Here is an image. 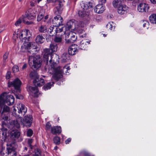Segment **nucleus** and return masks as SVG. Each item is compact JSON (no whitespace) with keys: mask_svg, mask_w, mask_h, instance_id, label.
Here are the masks:
<instances>
[{"mask_svg":"<svg viewBox=\"0 0 156 156\" xmlns=\"http://www.w3.org/2000/svg\"><path fill=\"white\" fill-rule=\"evenodd\" d=\"M47 58L45 57L44 54L43 55L44 62L48 63L49 61L50 64H51V70H52L54 73L53 78L54 80L58 81L62 78L63 70L61 69L60 66H56L57 64L59 61V56L56 54H50L47 55Z\"/></svg>","mask_w":156,"mask_h":156,"instance_id":"nucleus-1","label":"nucleus"},{"mask_svg":"<svg viewBox=\"0 0 156 156\" xmlns=\"http://www.w3.org/2000/svg\"><path fill=\"white\" fill-rule=\"evenodd\" d=\"M2 119L4 120V121H2V124L1 130L2 131V137H0L1 140L3 142L5 141L9 136L8 132L6 127L7 126V123L8 121L10 120L9 114L8 113L2 112L1 114Z\"/></svg>","mask_w":156,"mask_h":156,"instance_id":"nucleus-2","label":"nucleus"},{"mask_svg":"<svg viewBox=\"0 0 156 156\" xmlns=\"http://www.w3.org/2000/svg\"><path fill=\"white\" fill-rule=\"evenodd\" d=\"M30 76L31 78L34 79L33 83L35 87L30 86L29 88L31 92L34 93V96L37 97L39 90L37 87H36V84L38 82L40 81V78H39V76L37 73L35 71L31 72L30 73Z\"/></svg>","mask_w":156,"mask_h":156,"instance_id":"nucleus-3","label":"nucleus"},{"mask_svg":"<svg viewBox=\"0 0 156 156\" xmlns=\"http://www.w3.org/2000/svg\"><path fill=\"white\" fill-rule=\"evenodd\" d=\"M29 66L34 70L40 67L42 62V59L39 55L30 56L28 60Z\"/></svg>","mask_w":156,"mask_h":156,"instance_id":"nucleus-4","label":"nucleus"},{"mask_svg":"<svg viewBox=\"0 0 156 156\" xmlns=\"http://www.w3.org/2000/svg\"><path fill=\"white\" fill-rule=\"evenodd\" d=\"M32 13H26L25 16H22V17L23 19V23L27 24H31L33 23V22L31 21H29L28 20H32L34 19L36 16V15L37 14V11L34 10H32Z\"/></svg>","mask_w":156,"mask_h":156,"instance_id":"nucleus-5","label":"nucleus"},{"mask_svg":"<svg viewBox=\"0 0 156 156\" xmlns=\"http://www.w3.org/2000/svg\"><path fill=\"white\" fill-rule=\"evenodd\" d=\"M0 99L3 101V104L6 103L8 105H13L15 98L13 96L11 95H6L5 92L4 93L0 95Z\"/></svg>","mask_w":156,"mask_h":156,"instance_id":"nucleus-6","label":"nucleus"},{"mask_svg":"<svg viewBox=\"0 0 156 156\" xmlns=\"http://www.w3.org/2000/svg\"><path fill=\"white\" fill-rule=\"evenodd\" d=\"M22 48L27 49L28 51L32 54L35 53L36 52L37 46L35 42H30L25 43L24 45L21 46Z\"/></svg>","mask_w":156,"mask_h":156,"instance_id":"nucleus-7","label":"nucleus"},{"mask_svg":"<svg viewBox=\"0 0 156 156\" xmlns=\"http://www.w3.org/2000/svg\"><path fill=\"white\" fill-rule=\"evenodd\" d=\"M7 145L8 146L7 148L8 156H16L15 150L17 147V145L16 142L13 141L11 143H9Z\"/></svg>","mask_w":156,"mask_h":156,"instance_id":"nucleus-8","label":"nucleus"},{"mask_svg":"<svg viewBox=\"0 0 156 156\" xmlns=\"http://www.w3.org/2000/svg\"><path fill=\"white\" fill-rule=\"evenodd\" d=\"M48 2L54 3L55 5V12L61 13L62 12L63 2L60 0H47Z\"/></svg>","mask_w":156,"mask_h":156,"instance_id":"nucleus-9","label":"nucleus"},{"mask_svg":"<svg viewBox=\"0 0 156 156\" xmlns=\"http://www.w3.org/2000/svg\"><path fill=\"white\" fill-rule=\"evenodd\" d=\"M21 82L19 79L16 78L12 82H9L8 83V86L9 87H13L16 92H20V87Z\"/></svg>","mask_w":156,"mask_h":156,"instance_id":"nucleus-10","label":"nucleus"},{"mask_svg":"<svg viewBox=\"0 0 156 156\" xmlns=\"http://www.w3.org/2000/svg\"><path fill=\"white\" fill-rule=\"evenodd\" d=\"M19 37L23 42L27 43L31 38L29 31L28 30L21 31Z\"/></svg>","mask_w":156,"mask_h":156,"instance_id":"nucleus-11","label":"nucleus"},{"mask_svg":"<svg viewBox=\"0 0 156 156\" xmlns=\"http://www.w3.org/2000/svg\"><path fill=\"white\" fill-rule=\"evenodd\" d=\"M55 12L57 16L54 17L52 21V23L53 24L54 26L58 27L62 25V23L63 20L62 18L60 15L62 12L60 13L58 12L56 13L55 10Z\"/></svg>","mask_w":156,"mask_h":156,"instance_id":"nucleus-12","label":"nucleus"},{"mask_svg":"<svg viewBox=\"0 0 156 156\" xmlns=\"http://www.w3.org/2000/svg\"><path fill=\"white\" fill-rule=\"evenodd\" d=\"M23 126L30 127L32 124L33 118L31 115H27L22 120H20Z\"/></svg>","mask_w":156,"mask_h":156,"instance_id":"nucleus-13","label":"nucleus"},{"mask_svg":"<svg viewBox=\"0 0 156 156\" xmlns=\"http://www.w3.org/2000/svg\"><path fill=\"white\" fill-rule=\"evenodd\" d=\"M49 48H46L44 49V56L47 58V55L50 54H52L54 52H56L58 49V46L56 44L51 43L49 46Z\"/></svg>","mask_w":156,"mask_h":156,"instance_id":"nucleus-14","label":"nucleus"},{"mask_svg":"<svg viewBox=\"0 0 156 156\" xmlns=\"http://www.w3.org/2000/svg\"><path fill=\"white\" fill-rule=\"evenodd\" d=\"M150 6L147 3L144 2L140 3L137 6V10L139 12L146 13L148 12Z\"/></svg>","mask_w":156,"mask_h":156,"instance_id":"nucleus-15","label":"nucleus"},{"mask_svg":"<svg viewBox=\"0 0 156 156\" xmlns=\"http://www.w3.org/2000/svg\"><path fill=\"white\" fill-rule=\"evenodd\" d=\"M78 25L77 24L76 25L74 22L72 20H70L68 21L66 23V30H69L70 29H71L74 31H75L77 33H78L77 30V26Z\"/></svg>","mask_w":156,"mask_h":156,"instance_id":"nucleus-16","label":"nucleus"},{"mask_svg":"<svg viewBox=\"0 0 156 156\" xmlns=\"http://www.w3.org/2000/svg\"><path fill=\"white\" fill-rule=\"evenodd\" d=\"M78 46L77 44H72L69 48V54L72 55H75L78 51Z\"/></svg>","mask_w":156,"mask_h":156,"instance_id":"nucleus-17","label":"nucleus"},{"mask_svg":"<svg viewBox=\"0 0 156 156\" xmlns=\"http://www.w3.org/2000/svg\"><path fill=\"white\" fill-rule=\"evenodd\" d=\"M77 33L75 31L67 33L66 34V37L68 38L69 37V36H70V42L73 43L77 39V36L76 35V33Z\"/></svg>","mask_w":156,"mask_h":156,"instance_id":"nucleus-18","label":"nucleus"},{"mask_svg":"<svg viewBox=\"0 0 156 156\" xmlns=\"http://www.w3.org/2000/svg\"><path fill=\"white\" fill-rule=\"evenodd\" d=\"M11 138L14 141L18 139L20 136V133L18 130H13L10 133Z\"/></svg>","mask_w":156,"mask_h":156,"instance_id":"nucleus-19","label":"nucleus"},{"mask_svg":"<svg viewBox=\"0 0 156 156\" xmlns=\"http://www.w3.org/2000/svg\"><path fill=\"white\" fill-rule=\"evenodd\" d=\"M17 108H18L20 116L24 115L27 112V108L22 104H20L19 105V107H18Z\"/></svg>","mask_w":156,"mask_h":156,"instance_id":"nucleus-20","label":"nucleus"},{"mask_svg":"<svg viewBox=\"0 0 156 156\" xmlns=\"http://www.w3.org/2000/svg\"><path fill=\"white\" fill-rule=\"evenodd\" d=\"M80 5L81 9L83 10H86L93 7L92 3L90 2H89L86 4L82 1L80 2Z\"/></svg>","mask_w":156,"mask_h":156,"instance_id":"nucleus-21","label":"nucleus"},{"mask_svg":"<svg viewBox=\"0 0 156 156\" xmlns=\"http://www.w3.org/2000/svg\"><path fill=\"white\" fill-rule=\"evenodd\" d=\"M128 7L125 5H119L118 7V12L120 14H122L126 12Z\"/></svg>","mask_w":156,"mask_h":156,"instance_id":"nucleus-22","label":"nucleus"},{"mask_svg":"<svg viewBox=\"0 0 156 156\" xmlns=\"http://www.w3.org/2000/svg\"><path fill=\"white\" fill-rule=\"evenodd\" d=\"M95 12L98 13H101L104 10V8L102 4H98L94 8Z\"/></svg>","mask_w":156,"mask_h":156,"instance_id":"nucleus-23","label":"nucleus"},{"mask_svg":"<svg viewBox=\"0 0 156 156\" xmlns=\"http://www.w3.org/2000/svg\"><path fill=\"white\" fill-rule=\"evenodd\" d=\"M51 132L53 134H60L61 132V128L60 126H55L51 127Z\"/></svg>","mask_w":156,"mask_h":156,"instance_id":"nucleus-24","label":"nucleus"},{"mask_svg":"<svg viewBox=\"0 0 156 156\" xmlns=\"http://www.w3.org/2000/svg\"><path fill=\"white\" fill-rule=\"evenodd\" d=\"M35 40L36 43L41 44L44 41L45 38L42 34H39L37 36Z\"/></svg>","mask_w":156,"mask_h":156,"instance_id":"nucleus-25","label":"nucleus"},{"mask_svg":"<svg viewBox=\"0 0 156 156\" xmlns=\"http://www.w3.org/2000/svg\"><path fill=\"white\" fill-rule=\"evenodd\" d=\"M80 11L79 12V16L81 17H87L88 16V12H86L85 10L81 9V7L80 8Z\"/></svg>","mask_w":156,"mask_h":156,"instance_id":"nucleus-26","label":"nucleus"},{"mask_svg":"<svg viewBox=\"0 0 156 156\" xmlns=\"http://www.w3.org/2000/svg\"><path fill=\"white\" fill-rule=\"evenodd\" d=\"M12 114L14 116L18 118L19 120L22 119L20 117V113L19 112L18 109V111H17V110L16 109V108H14L13 111L12 112Z\"/></svg>","mask_w":156,"mask_h":156,"instance_id":"nucleus-27","label":"nucleus"},{"mask_svg":"<svg viewBox=\"0 0 156 156\" xmlns=\"http://www.w3.org/2000/svg\"><path fill=\"white\" fill-rule=\"evenodd\" d=\"M18 119V118L16 119V121L15 120L9 121V122L10 125L13 126H16L17 128H19L20 127V124L18 122V121L17 120Z\"/></svg>","mask_w":156,"mask_h":156,"instance_id":"nucleus-28","label":"nucleus"},{"mask_svg":"<svg viewBox=\"0 0 156 156\" xmlns=\"http://www.w3.org/2000/svg\"><path fill=\"white\" fill-rule=\"evenodd\" d=\"M62 57V61L63 62H67L69 59V55L66 53L63 54Z\"/></svg>","mask_w":156,"mask_h":156,"instance_id":"nucleus-29","label":"nucleus"},{"mask_svg":"<svg viewBox=\"0 0 156 156\" xmlns=\"http://www.w3.org/2000/svg\"><path fill=\"white\" fill-rule=\"evenodd\" d=\"M150 22L152 23H156V14H152L149 17Z\"/></svg>","mask_w":156,"mask_h":156,"instance_id":"nucleus-30","label":"nucleus"},{"mask_svg":"<svg viewBox=\"0 0 156 156\" xmlns=\"http://www.w3.org/2000/svg\"><path fill=\"white\" fill-rule=\"evenodd\" d=\"M47 28L45 25H41L38 28V30L41 33H45L47 31Z\"/></svg>","mask_w":156,"mask_h":156,"instance_id":"nucleus-31","label":"nucleus"},{"mask_svg":"<svg viewBox=\"0 0 156 156\" xmlns=\"http://www.w3.org/2000/svg\"><path fill=\"white\" fill-rule=\"evenodd\" d=\"M44 11L43 9H41L40 10V13L37 17V20L39 21L43 18L44 16Z\"/></svg>","mask_w":156,"mask_h":156,"instance_id":"nucleus-32","label":"nucleus"},{"mask_svg":"<svg viewBox=\"0 0 156 156\" xmlns=\"http://www.w3.org/2000/svg\"><path fill=\"white\" fill-rule=\"evenodd\" d=\"M54 83V82L48 83L44 86L43 88L45 90L50 89L53 86Z\"/></svg>","mask_w":156,"mask_h":156,"instance_id":"nucleus-33","label":"nucleus"},{"mask_svg":"<svg viewBox=\"0 0 156 156\" xmlns=\"http://www.w3.org/2000/svg\"><path fill=\"white\" fill-rule=\"evenodd\" d=\"M22 21H23V19L22 17H20L15 22V25L17 27L20 26Z\"/></svg>","mask_w":156,"mask_h":156,"instance_id":"nucleus-34","label":"nucleus"},{"mask_svg":"<svg viewBox=\"0 0 156 156\" xmlns=\"http://www.w3.org/2000/svg\"><path fill=\"white\" fill-rule=\"evenodd\" d=\"M10 112V108L6 105L3 106V108L2 112L7 113Z\"/></svg>","mask_w":156,"mask_h":156,"instance_id":"nucleus-35","label":"nucleus"},{"mask_svg":"<svg viewBox=\"0 0 156 156\" xmlns=\"http://www.w3.org/2000/svg\"><path fill=\"white\" fill-rule=\"evenodd\" d=\"M107 28L110 30H112L113 27H115V24L112 22L108 23L106 25Z\"/></svg>","mask_w":156,"mask_h":156,"instance_id":"nucleus-36","label":"nucleus"},{"mask_svg":"<svg viewBox=\"0 0 156 156\" xmlns=\"http://www.w3.org/2000/svg\"><path fill=\"white\" fill-rule=\"evenodd\" d=\"M120 0H114L113 2V5L115 7L118 8L119 5H120Z\"/></svg>","mask_w":156,"mask_h":156,"instance_id":"nucleus-37","label":"nucleus"},{"mask_svg":"<svg viewBox=\"0 0 156 156\" xmlns=\"http://www.w3.org/2000/svg\"><path fill=\"white\" fill-rule=\"evenodd\" d=\"M62 40L61 37L55 36L54 38V41L55 43H60L61 42Z\"/></svg>","mask_w":156,"mask_h":156,"instance_id":"nucleus-38","label":"nucleus"},{"mask_svg":"<svg viewBox=\"0 0 156 156\" xmlns=\"http://www.w3.org/2000/svg\"><path fill=\"white\" fill-rule=\"evenodd\" d=\"M54 142L56 144H60V140L59 137L55 136L53 139Z\"/></svg>","mask_w":156,"mask_h":156,"instance_id":"nucleus-39","label":"nucleus"},{"mask_svg":"<svg viewBox=\"0 0 156 156\" xmlns=\"http://www.w3.org/2000/svg\"><path fill=\"white\" fill-rule=\"evenodd\" d=\"M141 24L144 27H147L149 25V23L147 20H144L141 22Z\"/></svg>","mask_w":156,"mask_h":156,"instance_id":"nucleus-40","label":"nucleus"},{"mask_svg":"<svg viewBox=\"0 0 156 156\" xmlns=\"http://www.w3.org/2000/svg\"><path fill=\"white\" fill-rule=\"evenodd\" d=\"M35 154L33 155L32 156H40V150L39 149H36L35 150Z\"/></svg>","mask_w":156,"mask_h":156,"instance_id":"nucleus-41","label":"nucleus"},{"mask_svg":"<svg viewBox=\"0 0 156 156\" xmlns=\"http://www.w3.org/2000/svg\"><path fill=\"white\" fill-rule=\"evenodd\" d=\"M44 83V80L42 78H40V81L38 82L36 84V86L40 87L43 85Z\"/></svg>","mask_w":156,"mask_h":156,"instance_id":"nucleus-42","label":"nucleus"},{"mask_svg":"<svg viewBox=\"0 0 156 156\" xmlns=\"http://www.w3.org/2000/svg\"><path fill=\"white\" fill-rule=\"evenodd\" d=\"M54 28L53 27H50L48 30V32L50 34V36H53L54 34L52 33Z\"/></svg>","mask_w":156,"mask_h":156,"instance_id":"nucleus-43","label":"nucleus"},{"mask_svg":"<svg viewBox=\"0 0 156 156\" xmlns=\"http://www.w3.org/2000/svg\"><path fill=\"white\" fill-rule=\"evenodd\" d=\"M16 94H15V95L16 98L19 99H23V96L20 94V92L18 93L17 92H16Z\"/></svg>","mask_w":156,"mask_h":156,"instance_id":"nucleus-44","label":"nucleus"},{"mask_svg":"<svg viewBox=\"0 0 156 156\" xmlns=\"http://www.w3.org/2000/svg\"><path fill=\"white\" fill-rule=\"evenodd\" d=\"M4 104H3V101L2 99H0V114H1L3 110L2 108Z\"/></svg>","mask_w":156,"mask_h":156,"instance_id":"nucleus-45","label":"nucleus"},{"mask_svg":"<svg viewBox=\"0 0 156 156\" xmlns=\"http://www.w3.org/2000/svg\"><path fill=\"white\" fill-rule=\"evenodd\" d=\"M12 70L14 73L17 72L19 70L18 66L16 65L12 67Z\"/></svg>","mask_w":156,"mask_h":156,"instance_id":"nucleus-46","label":"nucleus"},{"mask_svg":"<svg viewBox=\"0 0 156 156\" xmlns=\"http://www.w3.org/2000/svg\"><path fill=\"white\" fill-rule=\"evenodd\" d=\"M33 140L32 139H30L28 140V146L30 147V149H32L33 146L31 145V144L32 143Z\"/></svg>","mask_w":156,"mask_h":156,"instance_id":"nucleus-47","label":"nucleus"},{"mask_svg":"<svg viewBox=\"0 0 156 156\" xmlns=\"http://www.w3.org/2000/svg\"><path fill=\"white\" fill-rule=\"evenodd\" d=\"M33 134L32 130L30 129H28L27 132V135L28 136H32Z\"/></svg>","mask_w":156,"mask_h":156,"instance_id":"nucleus-48","label":"nucleus"},{"mask_svg":"<svg viewBox=\"0 0 156 156\" xmlns=\"http://www.w3.org/2000/svg\"><path fill=\"white\" fill-rule=\"evenodd\" d=\"M51 125L49 122H48L46 125L45 129L46 130H49L51 129Z\"/></svg>","mask_w":156,"mask_h":156,"instance_id":"nucleus-49","label":"nucleus"},{"mask_svg":"<svg viewBox=\"0 0 156 156\" xmlns=\"http://www.w3.org/2000/svg\"><path fill=\"white\" fill-rule=\"evenodd\" d=\"M9 55V52H6L3 55V60L4 61H5L6 60L7 58L8 55Z\"/></svg>","mask_w":156,"mask_h":156,"instance_id":"nucleus-50","label":"nucleus"},{"mask_svg":"<svg viewBox=\"0 0 156 156\" xmlns=\"http://www.w3.org/2000/svg\"><path fill=\"white\" fill-rule=\"evenodd\" d=\"M11 72L10 71H8L6 75V78L7 79H9L10 78Z\"/></svg>","mask_w":156,"mask_h":156,"instance_id":"nucleus-51","label":"nucleus"},{"mask_svg":"<svg viewBox=\"0 0 156 156\" xmlns=\"http://www.w3.org/2000/svg\"><path fill=\"white\" fill-rule=\"evenodd\" d=\"M70 39H67L66 38L65 39V43L67 44H70V43H72L71 42H70Z\"/></svg>","mask_w":156,"mask_h":156,"instance_id":"nucleus-52","label":"nucleus"},{"mask_svg":"<svg viewBox=\"0 0 156 156\" xmlns=\"http://www.w3.org/2000/svg\"><path fill=\"white\" fill-rule=\"evenodd\" d=\"M71 141V139L70 138H69L65 141V143L66 144H69Z\"/></svg>","mask_w":156,"mask_h":156,"instance_id":"nucleus-53","label":"nucleus"},{"mask_svg":"<svg viewBox=\"0 0 156 156\" xmlns=\"http://www.w3.org/2000/svg\"><path fill=\"white\" fill-rule=\"evenodd\" d=\"M69 67H67L66 68V66H64L63 67H61L60 66V68H61V69H62V70H63V71H64V70L65 69H67V70H68V69H69ZM63 73H62V74H63ZM63 76H62V77Z\"/></svg>","mask_w":156,"mask_h":156,"instance_id":"nucleus-54","label":"nucleus"},{"mask_svg":"<svg viewBox=\"0 0 156 156\" xmlns=\"http://www.w3.org/2000/svg\"><path fill=\"white\" fill-rule=\"evenodd\" d=\"M58 29H59V31L60 32H61L63 30L62 28H57V30H55L56 32H58Z\"/></svg>","mask_w":156,"mask_h":156,"instance_id":"nucleus-55","label":"nucleus"},{"mask_svg":"<svg viewBox=\"0 0 156 156\" xmlns=\"http://www.w3.org/2000/svg\"><path fill=\"white\" fill-rule=\"evenodd\" d=\"M85 31L83 30H79V33L80 34H85Z\"/></svg>","mask_w":156,"mask_h":156,"instance_id":"nucleus-56","label":"nucleus"},{"mask_svg":"<svg viewBox=\"0 0 156 156\" xmlns=\"http://www.w3.org/2000/svg\"><path fill=\"white\" fill-rule=\"evenodd\" d=\"M27 67V64L26 63L24 64L23 66L22 67V69H24L26 68Z\"/></svg>","mask_w":156,"mask_h":156,"instance_id":"nucleus-57","label":"nucleus"},{"mask_svg":"<svg viewBox=\"0 0 156 156\" xmlns=\"http://www.w3.org/2000/svg\"><path fill=\"white\" fill-rule=\"evenodd\" d=\"M80 25L81 27H83L84 26V23L81 22L80 23Z\"/></svg>","mask_w":156,"mask_h":156,"instance_id":"nucleus-58","label":"nucleus"},{"mask_svg":"<svg viewBox=\"0 0 156 156\" xmlns=\"http://www.w3.org/2000/svg\"><path fill=\"white\" fill-rule=\"evenodd\" d=\"M84 155L86 156H90L89 154L87 152H85L84 153Z\"/></svg>","mask_w":156,"mask_h":156,"instance_id":"nucleus-59","label":"nucleus"},{"mask_svg":"<svg viewBox=\"0 0 156 156\" xmlns=\"http://www.w3.org/2000/svg\"><path fill=\"white\" fill-rule=\"evenodd\" d=\"M151 2L154 4H156V0H150Z\"/></svg>","mask_w":156,"mask_h":156,"instance_id":"nucleus-60","label":"nucleus"},{"mask_svg":"<svg viewBox=\"0 0 156 156\" xmlns=\"http://www.w3.org/2000/svg\"><path fill=\"white\" fill-rule=\"evenodd\" d=\"M99 1L102 3H105L106 1V0H99Z\"/></svg>","mask_w":156,"mask_h":156,"instance_id":"nucleus-61","label":"nucleus"},{"mask_svg":"<svg viewBox=\"0 0 156 156\" xmlns=\"http://www.w3.org/2000/svg\"><path fill=\"white\" fill-rule=\"evenodd\" d=\"M85 36H86L85 34H83V35H80V38H83L84 37H85Z\"/></svg>","mask_w":156,"mask_h":156,"instance_id":"nucleus-62","label":"nucleus"},{"mask_svg":"<svg viewBox=\"0 0 156 156\" xmlns=\"http://www.w3.org/2000/svg\"><path fill=\"white\" fill-rule=\"evenodd\" d=\"M30 5L32 6H34V3L32 2H30Z\"/></svg>","mask_w":156,"mask_h":156,"instance_id":"nucleus-63","label":"nucleus"},{"mask_svg":"<svg viewBox=\"0 0 156 156\" xmlns=\"http://www.w3.org/2000/svg\"><path fill=\"white\" fill-rule=\"evenodd\" d=\"M48 18V15H47L45 16L44 17V19L45 20H47Z\"/></svg>","mask_w":156,"mask_h":156,"instance_id":"nucleus-64","label":"nucleus"}]
</instances>
